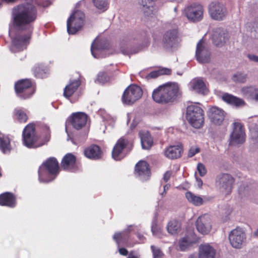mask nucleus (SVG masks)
Returning <instances> with one entry per match:
<instances>
[{"label":"nucleus","instance_id":"f257e3e1","mask_svg":"<svg viewBox=\"0 0 258 258\" xmlns=\"http://www.w3.org/2000/svg\"><path fill=\"white\" fill-rule=\"evenodd\" d=\"M37 8L32 4H21L14 7L12 10L13 24L16 29L25 31L17 35L12 41L17 48H22L29 43L34 30V23L37 19Z\"/></svg>","mask_w":258,"mask_h":258},{"label":"nucleus","instance_id":"f03ea898","mask_svg":"<svg viewBox=\"0 0 258 258\" xmlns=\"http://www.w3.org/2000/svg\"><path fill=\"white\" fill-rule=\"evenodd\" d=\"M41 128L45 136L42 139L39 140L37 135L35 124L34 123L28 124L22 133V141L24 145L28 148H37L47 144L51 137L49 127L46 124H43Z\"/></svg>","mask_w":258,"mask_h":258},{"label":"nucleus","instance_id":"7ed1b4c3","mask_svg":"<svg viewBox=\"0 0 258 258\" xmlns=\"http://www.w3.org/2000/svg\"><path fill=\"white\" fill-rule=\"evenodd\" d=\"M181 95V92L177 83L168 82L154 89L152 97L156 103L166 104L172 103Z\"/></svg>","mask_w":258,"mask_h":258},{"label":"nucleus","instance_id":"20e7f679","mask_svg":"<svg viewBox=\"0 0 258 258\" xmlns=\"http://www.w3.org/2000/svg\"><path fill=\"white\" fill-rule=\"evenodd\" d=\"M60 171L61 167L57 159L54 157H49L38 168V180L40 182H52L56 178Z\"/></svg>","mask_w":258,"mask_h":258},{"label":"nucleus","instance_id":"39448f33","mask_svg":"<svg viewBox=\"0 0 258 258\" xmlns=\"http://www.w3.org/2000/svg\"><path fill=\"white\" fill-rule=\"evenodd\" d=\"M186 117L191 126L200 128L204 123V111L197 104L190 105L186 108Z\"/></svg>","mask_w":258,"mask_h":258},{"label":"nucleus","instance_id":"423d86ee","mask_svg":"<svg viewBox=\"0 0 258 258\" xmlns=\"http://www.w3.org/2000/svg\"><path fill=\"white\" fill-rule=\"evenodd\" d=\"M17 96L22 99L31 98L35 92V85L31 79H21L17 81L14 86Z\"/></svg>","mask_w":258,"mask_h":258},{"label":"nucleus","instance_id":"0eeeda50","mask_svg":"<svg viewBox=\"0 0 258 258\" xmlns=\"http://www.w3.org/2000/svg\"><path fill=\"white\" fill-rule=\"evenodd\" d=\"M180 41L177 28L168 29L162 33L161 42L165 49H171L176 47Z\"/></svg>","mask_w":258,"mask_h":258},{"label":"nucleus","instance_id":"6e6552de","mask_svg":"<svg viewBox=\"0 0 258 258\" xmlns=\"http://www.w3.org/2000/svg\"><path fill=\"white\" fill-rule=\"evenodd\" d=\"M84 14L80 10L75 11L67 21V31L70 34H75L84 25Z\"/></svg>","mask_w":258,"mask_h":258},{"label":"nucleus","instance_id":"1a4fd4ad","mask_svg":"<svg viewBox=\"0 0 258 258\" xmlns=\"http://www.w3.org/2000/svg\"><path fill=\"white\" fill-rule=\"evenodd\" d=\"M133 147V143L127 139L122 137L119 138L114 146L112 151V157L116 161H120L125 156L124 151L131 150Z\"/></svg>","mask_w":258,"mask_h":258},{"label":"nucleus","instance_id":"9d476101","mask_svg":"<svg viewBox=\"0 0 258 258\" xmlns=\"http://www.w3.org/2000/svg\"><path fill=\"white\" fill-rule=\"evenodd\" d=\"M143 95L141 88L136 85H131L123 93L122 101L124 104L132 105L140 99Z\"/></svg>","mask_w":258,"mask_h":258},{"label":"nucleus","instance_id":"9b49d317","mask_svg":"<svg viewBox=\"0 0 258 258\" xmlns=\"http://www.w3.org/2000/svg\"><path fill=\"white\" fill-rule=\"evenodd\" d=\"M245 140V134L243 125L239 122L233 123V131L230 135V144L236 145L243 144Z\"/></svg>","mask_w":258,"mask_h":258},{"label":"nucleus","instance_id":"f8f14e48","mask_svg":"<svg viewBox=\"0 0 258 258\" xmlns=\"http://www.w3.org/2000/svg\"><path fill=\"white\" fill-rule=\"evenodd\" d=\"M234 182V178L227 173H222L219 175L216 181L221 191L225 192L226 195L231 193Z\"/></svg>","mask_w":258,"mask_h":258},{"label":"nucleus","instance_id":"ddd939ff","mask_svg":"<svg viewBox=\"0 0 258 258\" xmlns=\"http://www.w3.org/2000/svg\"><path fill=\"white\" fill-rule=\"evenodd\" d=\"M60 167L62 170L69 172H76L79 170L77 158L72 153L66 154L62 158Z\"/></svg>","mask_w":258,"mask_h":258},{"label":"nucleus","instance_id":"4468645a","mask_svg":"<svg viewBox=\"0 0 258 258\" xmlns=\"http://www.w3.org/2000/svg\"><path fill=\"white\" fill-rule=\"evenodd\" d=\"M229 238L230 242L233 247L240 248L245 241L246 236L241 228L237 227L231 231Z\"/></svg>","mask_w":258,"mask_h":258},{"label":"nucleus","instance_id":"2eb2a0df","mask_svg":"<svg viewBox=\"0 0 258 258\" xmlns=\"http://www.w3.org/2000/svg\"><path fill=\"white\" fill-rule=\"evenodd\" d=\"M185 14L190 21L199 22L203 17V7L200 5L188 6L185 9Z\"/></svg>","mask_w":258,"mask_h":258},{"label":"nucleus","instance_id":"dca6fc26","mask_svg":"<svg viewBox=\"0 0 258 258\" xmlns=\"http://www.w3.org/2000/svg\"><path fill=\"white\" fill-rule=\"evenodd\" d=\"M88 115L81 112L73 113L68 119V123L73 127L77 130H80L84 127L87 123Z\"/></svg>","mask_w":258,"mask_h":258},{"label":"nucleus","instance_id":"f3484780","mask_svg":"<svg viewBox=\"0 0 258 258\" xmlns=\"http://www.w3.org/2000/svg\"><path fill=\"white\" fill-rule=\"evenodd\" d=\"M196 225L197 230L202 234H207L212 229V220L208 214H204L198 217Z\"/></svg>","mask_w":258,"mask_h":258},{"label":"nucleus","instance_id":"a211bd4d","mask_svg":"<svg viewBox=\"0 0 258 258\" xmlns=\"http://www.w3.org/2000/svg\"><path fill=\"white\" fill-rule=\"evenodd\" d=\"M209 12L211 17L216 20H222L226 15V8L223 5L212 2L209 6Z\"/></svg>","mask_w":258,"mask_h":258},{"label":"nucleus","instance_id":"6ab92c4d","mask_svg":"<svg viewBox=\"0 0 258 258\" xmlns=\"http://www.w3.org/2000/svg\"><path fill=\"white\" fill-rule=\"evenodd\" d=\"M207 114L210 121L215 125H220L224 121L225 116V112L216 106L210 108Z\"/></svg>","mask_w":258,"mask_h":258},{"label":"nucleus","instance_id":"aec40b11","mask_svg":"<svg viewBox=\"0 0 258 258\" xmlns=\"http://www.w3.org/2000/svg\"><path fill=\"white\" fill-rule=\"evenodd\" d=\"M204 41L201 39L197 45L196 56L197 60L201 63L208 62L210 60V53L204 45Z\"/></svg>","mask_w":258,"mask_h":258},{"label":"nucleus","instance_id":"412c9836","mask_svg":"<svg viewBox=\"0 0 258 258\" xmlns=\"http://www.w3.org/2000/svg\"><path fill=\"white\" fill-rule=\"evenodd\" d=\"M135 173L143 181L148 180L151 175L149 164L145 161L138 162L135 166Z\"/></svg>","mask_w":258,"mask_h":258},{"label":"nucleus","instance_id":"4be33fe9","mask_svg":"<svg viewBox=\"0 0 258 258\" xmlns=\"http://www.w3.org/2000/svg\"><path fill=\"white\" fill-rule=\"evenodd\" d=\"M84 154L87 158L94 160H100L103 156V152L100 147L95 144L91 145L86 148Z\"/></svg>","mask_w":258,"mask_h":258},{"label":"nucleus","instance_id":"5701e85b","mask_svg":"<svg viewBox=\"0 0 258 258\" xmlns=\"http://www.w3.org/2000/svg\"><path fill=\"white\" fill-rule=\"evenodd\" d=\"M80 78L70 80L63 89V96L67 99H70L81 85Z\"/></svg>","mask_w":258,"mask_h":258},{"label":"nucleus","instance_id":"b1692460","mask_svg":"<svg viewBox=\"0 0 258 258\" xmlns=\"http://www.w3.org/2000/svg\"><path fill=\"white\" fill-rule=\"evenodd\" d=\"M183 147L181 145L170 146L164 151L165 156L171 159L180 158L183 153Z\"/></svg>","mask_w":258,"mask_h":258},{"label":"nucleus","instance_id":"393cba45","mask_svg":"<svg viewBox=\"0 0 258 258\" xmlns=\"http://www.w3.org/2000/svg\"><path fill=\"white\" fill-rule=\"evenodd\" d=\"M212 38L214 45L221 46L228 40V33L220 28H217L213 32Z\"/></svg>","mask_w":258,"mask_h":258},{"label":"nucleus","instance_id":"a878e982","mask_svg":"<svg viewBox=\"0 0 258 258\" xmlns=\"http://www.w3.org/2000/svg\"><path fill=\"white\" fill-rule=\"evenodd\" d=\"M215 249L209 244H202L199 246V258H215Z\"/></svg>","mask_w":258,"mask_h":258},{"label":"nucleus","instance_id":"bb28decb","mask_svg":"<svg viewBox=\"0 0 258 258\" xmlns=\"http://www.w3.org/2000/svg\"><path fill=\"white\" fill-rule=\"evenodd\" d=\"M16 204V197L13 194L6 192L0 195V205L13 208Z\"/></svg>","mask_w":258,"mask_h":258},{"label":"nucleus","instance_id":"cd10ccee","mask_svg":"<svg viewBox=\"0 0 258 258\" xmlns=\"http://www.w3.org/2000/svg\"><path fill=\"white\" fill-rule=\"evenodd\" d=\"M142 147L144 149H150L153 144V140L148 131H141L139 133Z\"/></svg>","mask_w":258,"mask_h":258},{"label":"nucleus","instance_id":"c85d7f7f","mask_svg":"<svg viewBox=\"0 0 258 258\" xmlns=\"http://www.w3.org/2000/svg\"><path fill=\"white\" fill-rule=\"evenodd\" d=\"M241 92L245 97L258 102V88L252 86L244 87Z\"/></svg>","mask_w":258,"mask_h":258},{"label":"nucleus","instance_id":"c756f323","mask_svg":"<svg viewBox=\"0 0 258 258\" xmlns=\"http://www.w3.org/2000/svg\"><path fill=\"white\" fill-rule=\"evenodd\" d=\"M222 98L223 100L227 103L236 107H239L245 105V102L242 99L228 93L224 94Z\"/></svg>","mask_w":258,"mask_h":258},{"label":"nucleus","instance_id":"7c9ffc66","mask_svg":"<svg viewBox=\"0 0 258 258\" xmlns=\"http://www.w3.org/2000/svg\"><path fill=\"white\" fill-rule=\"evenodd\" d=\"M10 139L8 136L0 133V150L4 154L9 153L11 150Z\"/></svg>","mask_w":258,"mask_h":258},{"label":"nucleus","instance_id":"2f4dec72","mask_svg":"<svg viewBox=\"0 0 258 258\" xmlns=\"http://www.w3.org/2000/svg\"><path fill=\"white\" fill-rule=\"evenodd\" d=\"M166 228L169 233L172 235L176 234L180 230L181 223L176 219H172L168 222Z\"/></svg>","mask_w":258,"mask_h":258},{"label":"nucleus","instance_id":"473e14b6","mask_svg":"<svg viewBox=\"0 0 258 258\" xmlns=\"http://www.w3.org/2000/svg\"><path fill=\"white\" fill-rule=\"evenodd\" d=\"M13 114L14 117L20 123H25L28 119L26 111L23 108H15Z\"/></svg>","mask_w":258,"mask_h":258},{"label":"nucleus","instance_id":"72a5a7b5","mask_svg":"<svg viewBox=\"0 0 258 258\" xmlns=\"http://www.w3.org/2000/svg\"><path fill=\"white\" fill-rule=\"evenodd\" d=\"M185 196L188 202L195 206H200L203 204V198L195 195L191 191H187Z\"/></svg>","mask_w":258,"mask_h":258},{"label":"nucleus","instance_id":"f704fd0d","mask_svg":"<svg viewBox=\"0 0 258 258\" xmlns=\"http://www.w3.org/2000/svg\"><path fill=\"white\" fill-rule=\"evenodd\" d=\"M192 87L194 90L199 93L204 94L206 91V85L202 79H198L194 80Z\"/></svg>","mask_w":258,"mask_h":258},{"label":"nucleus","instance_id":"c9c22d12","mask_svg":"<svg viewBox=\"0 0 258 258\" xmlns=\"http://www.w3.org/2000/svg\"><path fill=\"white\" fill-rule=\"evenodd\" d=\"M113 238L116 243L119 245L120 244L128 241L129 234L126 232H117L114 234Z\"/></svg>","mask_w":258,"mask_h":258},{"label":"nucleus","instance_id":"e433bc0d","mask_svg":"<svg viewBox=\"0 0 258 258\" xmlns=\"http://www.w3.org/2000/svg\"><path fill=\"white\" fill-rule=\"evenodd\" d=\"M34 76L36 78L43 79L46 77V71L44 67L38 64L35 66L33 70Z\"/></svg>","mask_w":258,"mask_h":258},{"label":"nucleus","instance_id":"4c0bfd02","mask_svg":"<svg viewBox=\"0 0 258 258\" xmlns=\"http://www.w3.org/2000/svg\"><path fill=\"white\" fill-rule=\"evenodd\" d=\"M94 6L102 12L106 11L108 8V0H92Z\"/></svg>","mask_w":258,"mask_h":258},{"label":"nucleus","instance_id":"58836bf2","mask_svg":"<svg viewBox=\"0 0 258 258\" xmlns=\"http://www.w3.org/2000/svg\"><path fill=\"white\" fill-rule=\"evenodd\" d=\"M192 242L187 237L182 238L179 241V246L180 250L184 251L191 246Z\"/></svg>","mask_w":258,"mask_h":258},{"label":"nucleus","instance_id":"ea45409f","mask_svg":"<svg viewBox=\"0 0 258 258\" xmlns=\"http://www.w3.org/2000/svg\"><path fill=\"white\" fill-rule=\"evenodd\" d=\"M247 75L242 73H237L233 76L232 80L235 82L244 83L246 81Z\"/></svg>","mask_w":258,"mask_h":258},{"label":"nucleus","instance_id":"a19ab883","mask_svg":"<svg viewBox=\"0 0 258 258\" xmlns=\"http://www.w3.org/2000/svg\"><path fill=\"white\" fill-rule=\"evenodd\" d=\"M109 80V77L106 73L102 72L99 73L97 75V81L101 84H104Z\"/></svg>","mask_w":258,"mask_h":258},{"label":"nucleus","instance_id":"79ce46f5","mask_svg":"<svg viewBox=\"0 0 258 258\" xmlns=\"http://www.w3.org/2000/svg\"><path fill=\"white\" fill-rule=\"evenodd\" d=\"M197 169L201 176H204L207 173L206 168L203 163H199L198 164Z\"/></svg>","mask_w":258,"mask_h":258},{"label":"nucleus","instance_id":"37998d69","mask_svg":"<svg viewBox=\"0 0 258 258\" xmlns=\"http://www.w3.org/2000/svg\"><path fill=\"white\" fill-rule=\"evenodd\" d=\"M200 152V149L198 147H191L188 152V157H192L194 156L196 154L199 153Z\"/></svg>","mask_w":258,"mask_h":258},{"label":"nucleus","instance_id":"c03bdc74","mask_svg":"<svg viewBox=\"0 0 258 258\" xmlns=\"http://www.w3.org/2000/svg\"><path fill=\"white\" fill-rule=\"evenodd\" d=\"M151 248L153 251L154 258H161L162 257L163 254L159 249L156 248L153 245H152Z\"/></svg>","mask_w":258,"mask_h":258},{"label":"nucleus","instance_id":"a18cd8bd","mask_svg":"<svg viewBox=\"0 0 258 258\" xmlns=\"http://www.w3.org/2000/svg\"><path fill=\"white\" fill-rule=\"evenodd\" d=\"M35 3L40 6H42L43 7H48L50 5V2L49 0H35Z\"/></svg>","mask_w":258,"mask_h":258},{"label":"nucleus","instance_id":"49530a36","mask_svg":"<svg viewBox=\"0 0 258 258\" xmlns=\"http://www.w3.org/2000/svg\"><path fill=\"white\" fill-rule=\"evenodd\" d=\"M160 76L161 75H169L171 74V70L167 68H163L162 69L159 70Z\"/></svg>","mask_w":258,"mask_h":258},{"label":"nucleus","instance_id":"de8ad7c7","mask_svg":"<svg viewBox=\"0 0 258 258\" xmlns=\"http://www.w3.org/2000/svg\"><path fill=\"white\" fill-rule=\"evenodd\" d=\"M151 230L153 234H156L160 232V228L158 227L157 223H154L151 227Z\"/></svg>","mask_w":258,"mask_h":258},{"label":"nucleus","instance_id":"09e8293b","mask_svg":"<svg viewBox=\"0 0 258 258\" xmlns=\"http://www.w3.org/2000/svg\"><path fill=\"white\" fill-rule=\"evenodd\" d=\"M160 76L159 71H152L147 75L148 78H156Z\"/></svg>","mask_w":258,"mask_h":258},{"label":"nucleus","instance_id":"8fccbe9b","mask_svg":"<svg viewBox=\"0 0 258 258\" xmlns=\"http://www.w3.org/2000/svg\"><path fill=\"white\" fill-rule=\"evenodd\" d=\"M171 175V172L170 171H166L163 176L164 180L165 182L168 181L170 178Z\"/></svg>","mask_w":258,"mask_h":258},{"label":"nucleus","instance_id":"3c124183","mask_svg":"<svg viewBox=\"0 0 258 258\" xmlns=\"http://www.w3.org/2000/svg\"><path fill=\"white\" fill-rule=\"evenodd\" d=\"M119 252L121 255L125 256L128 254V251L127 250L123 247L120 248L119 249Z\"/></svg>","mask_w":258,"mask_h":258},{"label":"nucleus","instance_id":"603ef678","mask_svg":"<svg viewBox=\"0 0 258 258\" xmlns=\"http://www.w3.org/2000/svg\"><path fill=\"white\" fill-rule=\"evenodd\" d=\"M248 58L252 61L258 62V56H255L254 55H248Z\"/></svg>","mask_w":258,"mask_h":258},{"label":"nucleus","instance_id":"864d4df0","mask_svg":"<svg viewBox=\"0 0 258 258\" xmlns=\"http://www.w3.org/2000/svg\"><path fill=\"white\" fill-rule=\"evenodd\" d=\"M137 236H138V238L139 239V240H140L142 242H144V241H145V239H146L145 237L143 235H142V234H140V233H138V234H137Z\"/></svg>","mask_w":258,"mask_h":258},{"label":"nucleus","instance_id":"5fc2aeb1","mask_svg":"<svg viewBox=\"0 0 258 258\" xmlns=\"http://www.w3.org/2000/svg\"><path fill=\"white\" fill-rule=\"evenodd\" d=\"M196 180H197V182L198 186L200 188H201L202 185H203V181H202V180L201 178H198V177H196Z\"/></svg>","mask_w":258,"mask_h":258},{"label":"nucleus","instance_id":"6e6d98bb","mask_svg":"<svg viewBox=\"0 0 258 258\" xmlns=\"http://www.w3.org/2000/svg\"><path fill=\"white\" fill-rule=\"evenodd\" d=\"M127 258H138V256L136 255L135 253V252L133 251H131L127 257Z\"/></svg>","mask_w":258,"mask_h":258},{"label":"nucleus","instance_id":"4d7b16f0","mask_svg":"<svg viewBox=\"0 0 258 258\" xmlns=\"http://www.w3.org/2000/svg\"><path fill=\"white\" fill-rule=\"evenodd\" d=\"M97 49V48L95 46V45L93 43H92V45H91V53H92V55L94 57H96L94 54V51H95V50H96Z\"/></svg>","mask_w":258,"mask_h":258},{"label":"nucleus","instance_id":"13d9d810","mask_svg":"<svg viewBox=\"0 0 258 258\" xmlns=\"http://www.w3.org/2000/svg\"><path fill=\"white\" fill-rule=\"evenodd\" d=\"M187 258H199V256L197 253H192L189 254Z\"/></svg>","mask_w":258,"mask_h":258},{"label":"nucleus","instance_id":"bf43d9fd","mask_svg":"<svg viewBox=\"0 0 258 258\" xmlns=\"http://www.w3.org/2000/svg\"><path fill=\"white\" fill-rule=\"evenodd\" d=\"M3 2H6L7 3H13L17 0H2Z\"/></svg>","mask_w":258,"mask_h":258},{"label":"nucleus","instance_id":"052dcab7","mask_svg":"<svg viewBox=\"0 0 258 258\" xmlns=\"http://www.w3.org/2000/svg\"><path fill=\"white\" fill-rule=\"evenodd\" d=\"M169 186H170L169 185H167V184L165 185L164 186V191H165V190H166V189H168Z\"/></svg>","mask_w":258,"mask_h":258},{"label":"nucleus","instance_id":"680f3d73","mask_svg":"<svg viewBox=\"0 0 258 258\" xmlns=\"http://www.w3.org/2000/svg\"><path fill=\"white\" fill-rule=\"evenodd\" d=\"M254 234L256 236H258V229L254 232Z\"/></svg>","mask_w":258,"mask_h":258}]
</instances>
